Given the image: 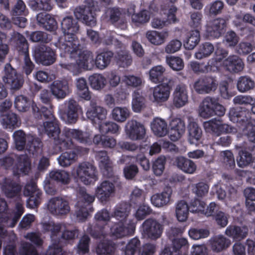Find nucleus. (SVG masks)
<instances>
[{"instance_id":"obj_1","label":"nucleus","mask_w":255,"mask_h":255,"mask_svg":"<svg viewBox=\"0 0 255 255\" xmlns=\"http://www.w3.org/2000/svg\"><path fill=\"white\" fill-rule=\"evenodd\" d=\"M61 28L64 37L59 39L56 46L59 48L61 56H68L70 61L61 63V67L73 74H78L82 67L92 69L94 65L93 56L89 51L81 48L76 35L79 30L77 21L72 16H66L62 20Z\"/></svg>"},{"instance_id":"obj_2","label":"nucleus","mask_w":255,"mask_h":255,"mask_svg":"<svg viewBox=\"0 0 255 255\" xmlns=\"http://www.w3.org/2000/svg\"><path fill=\"white\" fill-rule=\"evenodd\" d=\"M49 108L43 107L40 111L37 105L33 103L32 105V112L36 118L42 117L45 122L42 126L38 127L39 130L41 132H45L49 137H53L56 147L55 152L57 153L62 149L70 148L72 147L71 138H74L82 143H88L90 141L91 134L87 132H82L75 129L65 128L60 136V128L57 121L53 115L52 107L49 105Z\"/></svg>"},{"instance_id":"obj_3","label":"nucleus","mask_w":255,"mask_h":255,"mask_svg":"<svg viewBox=\"0 0 255 255\" xmlns=\"http://www.w3.org/2000/svg\"><path fill=\"white\" fill-rule=\"evenodd\" d=\"M228 116L230 120L237 124V132L247 135L249 140L255 142V121L249 113L241 108H232Z\"/></svg>"},{"instance_id":"obj_4","label":"nucleus","mask_w":255,"mask_h":255,"mask_svg":"<svg viewBox=\"0 0 255 255\" xmlns=\"http://www.w3.org/2000/svg\"><path fill=\"white\" fill-rule=\"evenodd\" d=\"M228 55V52L226 50L218 48L215 51L214 57L208 61L207 65L196 61H191L189 66L195 73L215 72L220 69L222 60Z\"/></svg>"},{"instance_id":"obj_5","label":"nucleus","mask_w":255,"mask_h":255,"mask_svg":"<svg viewBox=\"0 0 255 255\" xmlns=\"http://www.w3.org/2000/svg\"><path fill=\"white\" fill-rule=\"evenodd\" d=\"M12 137L15 148L18 150H22L27 142L26 149L30 153L34 155L40 152L41 143L39 138L31 135H26L21 130L14 131Z\"/></svg>"},{"instance_id":"obj_6","label":"nucleus","mask_w":255,"mask_h":255,"mask_svg":"<svg viewBox=\"0 0 255 255\" xmlns=\"http://www.w3.org/2000/svg\"><path fill=\"white\" fill-rule=\"evenodd\" d=\"M71 174L78 181L86 185L94 184L98 180L96 167L88 162L79 163L72 170Z\"/></svg>"},{"instance_id":"obj_7","label":"nucleus","mask_w":255,"mask_h":255,"mask_svg":"<svg viewBox=\"0 0 255 255\" xmlns=\"http://www.w3.org/2000/svg\"><path fill=\"white\" fill-rule=\"evenodd\" d=\"M95 200V197L87 194L84 188L80 189L78 194V202L76 204L77 219L82 222L85 220L92 211L90 204Z\"/></svg>"},{"instance_id":"obj_8","label":"nucleus","mask_w":255,"mask_h":255,"mask_svg":"<svg viewBox=\"0 0 255 255\" xmlns=\"http://www.w3.org/2000/svg\"><path fill=\"white\" fill-rule=\"evenodd\" d=\"M84 5L77 7L74 11L77 19H80L85 24L93 26L96 25V19L94 12L95 2L93 0H87Z\"/></svg>"},{"instance_id":"obj_9","label":"nucleus","mask_w":255,"mask_h":255,"mask_svg":"<svg viewBox=\"0 0 255 255\" xmlns=\"http://www.w3.org/2000/svg\"><path fill=\"white\" fill-rule=\"evenodd\" d=\"M203 127L207 132L218 136L222 133H233L237 132V128L224 123L220 119H214L205 122Z\"/></svg>"},{"instance_id":"obj_10","label":"nucleus","mask_w":255,"mask_h":255,"mask_svg":"<svg viewBox=\"0 0 255 255\" xmlns=\"http://www.w3.org/2000/svg\"><path fill=\"white\" fill-rule=\"evenodd\" d=\"M124 130L126 137L132 141L143 139L146 133L144 125L135 120H129L125 125Z\"/></svg>"},{"instance_id":"obj_11","label":"nucleus","mask_w":255,"mask_h":255,"mask_svg":"<svg viewBox=\"0 0 255 255\" xmlns=\"http://www.w3.org/2000/svg\"><path fill=\"white\" fill-rule=\"evenodd\" d=\"M86 114L92 124L98 127L106 120L107 111L104 108L97 105L95 102L91 101L87 108Z\"/></svg>"},{"instance_id":"obj_12","label":"nucleus","mask_w":255,"mask_h":255,"mask_svg":"<svg viewBox=\"0 0 255 255\" xmlns=\"http://www.w3.org/2000/svg\"><path fill=\"white\" fill-rule=\"evenodd\" d=\"M2 79L11 89L14 90L20 88L24 81L22 75L17 73L9 64L5 65Z\"/></svg>"},{"instance_id":"obj_13","label":"nucleus","mask_w":255,"mask_h":255,"mask_svg":"<svg viewBox=\"0 0 255 255\" xmlns=\"http://www.w3.org/2000/svg\"><path fill=\"white\" fill-rule=\"evenodd\" d=\"M14 38L16 40L17 49L23 54L24 66L23 70L27 75L32 72L34 68V64L30 60L28 53V46L26 40L23 36L18 33H15Z\"/></svg>"},{"instance_id":"obj_14","label":"nucleus","mask_w":255,"mask_h":255,"mask_svg":"<svg viewBox=\"0 0 255 255\" xmlns=\"http://www.w3.org/2000/svg\"><path fill=\"white\" fill-rule=\"evenodd\" d=\"M66 108L65 111H59L61 119L67 124L75 123L78 118L79 106L76 101L69 99L64 102Z\"/></svg>"},{"instance_id":"obj_15","label":"nucleus","mask_w":255,"mask_h":255,"mask_svg":"<svg viewBox=\"0 0 255 255\" xmlns=\"http://www.w3.org/2000/svg\"><path fill=\"white\" fill-rule=\"evenodd\" d=\"M226 26L223 18H216L208 21L205 26L204 35L209 39L219 37Z\"/></svg>"},{"instance_id":"obj_16","label":"nucleus","mask_w":255,"mask_h":255,"mask_svg":"<svg viewBox=\"0 0 255 255\" xmlns=\"http://www.w3.org/2000/svg\"><path fill=\"white\" fill-rule=\"evenodd\" d=\"M23 194L26 196H29L27 201V206L28 208H34L40 203L41 192L37 189L34 181L31 180L26 184Z\"/></svg>"},{"instance_id":"obj_17","label":"nucleus","mask_w":255,"mask_h":255,"mask_svg":"<svg viewBox=\"0 0 255 255\" xmlns=\"http://www.w3.org/2000/svg\"><path fill=\"white\" fill-rule=\"evenodd\" d=\"M48 211L54 215H64L70 211L68 202L61 197H54L50 199L47 204Z\"/></svg>"},{"instance_id":"obj_18","label":"nucleus","mask_w":255,"mask_h":255,"mask_svg":"<svg viewBox=\"0 0 255 255\" xmlns=\"http://www.w3.org/2000/svg\"><path fill=\"white\" fill-rule=\"evenodd\" d=\"M33 56L37 62L45 66L52 64L56 60L54 51L50 48L44 46L35 49Z\"/></svg>"},{"instance_id":"obj_19","label":"nucleus","mask_w":255,"mask_h":255,"mask_svg":"<svg viewBox=\"0 0 255 255\" xmlns=\"http://www.w3.org/2000/svg\"><path fill=\"white\" fill-rule=\"evenodd\" d=\"M115 193V185L109 180L103 181L97 186L95 190V195L101 202L109 200L114 195Z\"/></svg>"},{"instance_id":"obj_20","label":"nucleus","mask_w":255,"mask_h":255,"mask_svg":"<svg viewBox=\"0 0 255 255\" xmlns=\"http://www.w3.org/2000/svg\"><path fill=\"white\" fill-rule=\"evenodd\" d=\"M135 227L133 222H118L111 228V236L114 238H121L132 234Z\"/></svg>"},{"instance_id":"obj_21","label":"nucleus","mask_w":255,"mask_h":255,"mask_svg":"<svg viewBox=\"0 0 255 255\" xmlns=\"http://www.w3.org/2000/svg\"><path fill=\"white\" fill-rule=\"evenodd\" d=\"M142 228L144 234L153 240L159 238L163 231L162 226L152 219L145 220L142 224Z\"/></svg>"},{"instance_id":"obj_22","label":"nucleus","mask_w":255,"mask_h":255,"mask_svg":"<svg viewBox=\"0 0 255 255\" xmlns=\"http://www.w3.org/2000/svg\"><path fill=\"white\" fill-rule=\"evenodd\" d=\"M227 57L222 60L220 68L222 66L227 71L233 73H238L243 70L244 63L238 56L233 55L226 58Z\"/></svg>"},{"instance_id":"obj_23","label":"nucleus","mask_w":255,"mask_h":255,"mask_svg":"<svg viewBox=\"0 0 255 255\" xmlns=\"http://www.w3.org/2000/svg\"><path fill=\"white\" fill-rule=\"evenodd\" d=\"M0 186L2 192L8 198L18 196L21 190L20 186L11 177L0 180Z\"/></svg>"},{"instance_id":"obj_24","label":"nucleus","mask_w":255,"mask_h":255,"mask_svg":"<svg viewBox=\"0 0 255 255\" xmlns=\"http://www.w3.org/2000/svg\"><path fill=\"white\" fill-rule=\"evenodd\" d=\"M127 13L130 16L132 23L137 26L147 23L150 18V13L147 10L142 9L135 13V6L134 4L129 6Z\"/></svg>"},{"instance_id":"obj_25","label":"nucleus","mask_w":255,"mask_h":255,"mask_svg":"<svg viewBox=\"0 0 255 255\" xmlns=\"http://www.w3.org/2000/svg\"><path fill=\"white\" fill-rule=\"evenodd\" d=\"M52 95L57 99H63L70 92L68 81L66 80L54 81L50 86Z\"/></svg>"},{"instance_id":"obj_26","label":"nucleus","mask_w":255,"mask_h":255,"mask_svg":"<svg viewBox=\"0 0 255 255\" xmlns=\"http://www.w3.org/2000/svg\"><path fill=\"white\" fill-rule=\"evenodd\" d=\"M216 88V81L211 77L200 78L194 85L195 90L199 94L209 93Z\"/></svg>"},{"instance_id":"obj_27","label":"nucleus","mask_w":255,"mask_h":255,"mask_svg":"<svg viewBox=\"0 0 255 255\" xmlns=\"http://www.w3.org/2000/svg\"><path fill=\"white\" fill-rule=\"evenodd\" d=\"M89 52L91 53V54H92V53L90 51ZM92 56L93 57V56ZM113 53L110 51H104L103 52L98 53L95 58V62L93 61V67L92 69H91V70L94 68L95 65L99 69H105L110 64L111 59L113 58ZM93 60L94 61L93 58ZM82 69L90 70V69H87L86 68L82 67L80 69V70L79 72L78 73V74L81 72ZM75 75H76V74Z\"/></svg>"},{"instance_id":"obj_28","label":"nucleus","mask_w":255,"mask_h":255,"mask_svg":"<svg viewBox=\"0 0 255 255\" xmlns=\"http://www.w3.org/2000/svg\"><path fill=\"white\" fill-rule=\"evenodd\" d=\"M172 189L167 187L161 193L153 195L150 198L151 204L157 207H162L167 205L171 200Z\"/></svg>"},{"instance_id":"obj_29","label":"nucleus","mask_w":255,"mask_h":255,"mask_svg":"<svg viewBox=\"0 0 255 255\" xmlns=\"http://www.w3.org/2000/svg\"><path fill=\"white\" fill-rule=\"evenodd\" d=\"M170 93V87L168 85H157L153 89L152 98H150L151 100L156 104H161L168 99Z\"/></svg>"},{"instance_id":"obj_30","label":"nucleus","mask_w":255,"mask_h":255,"mask_svg":"<svg viewBox=\"0 0 255 255\" xmlns=\"http://www.w3.org/2000/svg\"><path fill=\"white\" fill-rule=\"evenodd\" d=\"M169 137L172 141L178 140L185 132L184 122L180 118H174L170 122Z\"/></svg>"},{"instance_id":"obj_31","label":"nucleus","mask_w":255,"mask_h":255,"mask_svg":"<svg viewBox=\"0 0 255 255\" xmlns=\"http://www.w3.org/2000/svg\"><path fill=\"white\" fill-rule=\"evenodd\" d=\"M248 232L249 229L246 226L230 225L227 227L225 234L233 240H241L247 236Z\"/></svg>"},{"instance_id":"obj_32","label":"nucleus","mask_w":255,"mask_h":255,"mask_svg":"<svg viewBox=\"0 0 255 255\" xmlns=\"http://www.w3.org/2000/svg\"><path fill=\"white\" fill-rule=\"evenodd\" d=\"M188 92L187 87L184 85H178L173 92V104L177 108L185 106L188 102Z\"/></svg>"},{"instance_id":"obj_33","label":"nucleus","mask_w":255,"mask_h":255,"mask_svg":"<svg viewBox=\"0 0 255 255\" xmlns=\"http://www.w3.org/2000/svg\"><path fill=\"white\" fill-rule=\"evenodd\" d=\"M188 140L190 144H196L202 135V130L193 117H188Z\"/></svg>"},{"instance_id":"obj_34","label":"nucleus","mask_w":255,"mask_h":255,"mask_svg":"<svg viewBox=\"0 0 255 255\" xmlns=\"http://www.w3.org/2000/svg\"><path fill=\"white\" fill-rule=\"evenodd\" d=\"M0 123L4 128L8 129L10 131L18 127L20 125L17 116L12 112L1 116Z\"/></svg>"},{"instance_id":"obj_35","label":"nucleus","mask_w":255,"mask_h":255,"mask_svg":"<svg viewBox=\"0 0 255 255\" xmlns=\"http://www.w3.org/2000/svg\"><path fill=\"white\" fill-rule=\"evenodd\" d=\"M175 163L179 169L187 174H193L197 169V166L193 161L183 156L177 157Z\"/></svg>"},{"instance_id":"obj_36","label":"nucleus","mask_w":255,"mask_h":255,"mask_svg":"<svg viewBox=\"0 0 255 255\" xmlns=\"http://www.w3.org/2000/svg\"><path fill=\"white\" fill-rule=\"evenodd\" d=\"M96 158L99 162V165L102 170L103 174L107 176H111L112 172L111 163L105 151H100L97 153Z\"/></svg>"},{"instance_id":"obj_37","label":"nucleus","mask_w":255,"mask_h":255,"mask_svg":"<svg viewBox=\"0 0 255 255\" xmlns=\"http://www.w3.org/2000/svg\"><path fill=\"white\" fill-rule=\"evenodd\" d=\"M168 35V32L167 31L149 30L146 33V37L151 44L160 45L165 42Z\"/></svg>"},{"instance_id":"obj_38","label":"nucleus","mask_w":255,"mask_h":255,"mask_svg":"<svg viewBox=\"0 0 255 255\" xmlns=\"http://www.w3.org/2000/svg\"><path fill=\"white\" fill-rule=\"evenodd\" d=\"M213 98L206 97L200 104L198 113L201 117L208 119L214 116V111L213 106Z\"/></svg>"},{"instance_id":"obj_39","label":"nucleus","mask_w":255,"mask_h":255,"mask_svg":"<svg viewBox=\"0 0 255 255\" xmlns=\"http://www.w3.org/2000/svg\"><path fill=\"white\" fill-rule=\"evenodd\" d=\"M30 168L29 158L27 155H21L19 156L18 162L13 168V172L15 175L26 174Z\"/></svg>"},{"instance_id":"obj_40","label":"nucleus","mask_w":255,"mask_h":255,"mask_svg":"<svg viewBox=\"0 0 255 255\" xmlns=\"http://www.w3.org/2000/svg\"><path fill=\"white\" fill-rule=\"evenodd\" d=\"M106 15L110 21L121 29H125L126 24L121 18V12L118 8H109L106 12Z\"/></svg>"},{"instance_id":"obj_41","label":"nucleus","mask_w":255,"mask_h":255,"mask_svg":"<svg viewBox=\"0 0 255 255\" xmlns=\"http://www.w3.org/2000/svg\"><path fill=\"white\" fill-rule=\"evenodd\" d=\"M210 242L212 249L217 252L228 248L231 244V240L223 235L214 237L210 240Z\"/></svg>"},{"instance_id":"obj_42","label":"nucleus","mask_w":255,"mask_h":255,"mask_svg":"<svg viewBox=\"0 0 255 255\" xmlns=\"http://www.w3.org/2000/svg\"><path fill=\"white\" fill-rule=\"evenodd\" d=\"M150 126L152 132L157 136H163L167 133V124L162 119L154 118Z\"/></svg>"},{"instance_id":"obj_43","label":"nucleus","mask_w":255,"mask_h":255,"mask_svg":"<svg viewBox=\"0 0 255 255\" xmlns=\"http://www.w3.org/2000/svg\"><path fill=\"white\" fill-rule=\"evenodd\" d=\"M42 231L43 232H49L51 233L52 240H55V236L60 231H63L65 229V226L64 224H55L52 221H45L41 223Z\"/></svg>"},{"instance_id":"obj_44","label":"nucleus","mask_w":255,"mask_h":255,"mask_svg":"<svg viewBox=\"0 0 255 255\" xmlns=\"http://www.w3.org/2000/svg\"><path fill=\"white\" fill-rule=\"evenodd\" d=\"M130 116L129 110L125 107H116L111 111V119L118 123L125 122Z\"/></svg>"},{"instance_id":"obj_45","label":"nucleus","mask_w":255,"mask_h":255,"mask_svg":"<svg viewBox=\"0 0 255 255\" xmlns=\"http://www.w3.org/2000/svg\"><path fill=\"white\" fill-rule=\"evenodd\" d=\"M76 86L78 96L87 101L90 100L91 95L86 79L84 78L77 79L76 80Z\"/></svg>"},{"instance_id":"obj_46","label":"nucleus","mask_w":255,"mask_h":255,"mask_svg":"<svg viewBox=\"0 0 255 255\" xmlns=\"http://www.w3.org/2000/svg\"><path fill=\"white\" fill-rule=\"evenodd\" d=\"M254 81L248 76H241L237 80V88L241 93H246L254 88Z\"/></svg>"},{"instance_id":"obj_47","label":"nucleus","mask_w":255,"mask_h":255,"mask_svg":"<svg viewBox=\"0 0 255 255\" xmlns=\"http://www.w3.org/2000/svg\"><path fill=\"white\" fill-rule=\"evenodd\" d=\"M200 39V33L198 30H192L187 35L184 41V46L188 49H193L198 44Z\"/></svg>"},{"instance_id":"obj_48","label":"nucleus","mask_w":255,"mask_h":255,"mask_svg":"<svg viewBox=\"0 0 255 255\" xmlns=\"http://www.w3.org/2000/svg\"><path fill=\"white\" fill-rule=\"evenodd\" d=\"M130 211V206L127 203H123L118 206L114 212V217L119 220V222L128 223L126 219Z\"/></svg>"},{"instance_id":"obj_49","label":"nucleus","mask_w":255,"mask_h":255,"mask_svg":"<svg viewBox=\"0 0 255 255\" xmlns=\"http://www.w3.org/2000/svg\"><path fill=\"white\" fill-rule=\"evenodd\" d=\"M214 50V47L211 43L205 42L200 45L194 57L197 59L201 60L210 56Z\"/></svg>"},{"instance_id":"obj_50","label":"nucleus","mask_w":255,"mask_h":255,"mask_svg":"<svg viewBox=\"0 0 255 255\" xmlns=\"http://www.w3.org/2000/svg\"><path fill=\"white\" fill-rule=\"evenodd\" d=\"M77 159V154L74 151H68L62 153L57 158L61 166L67 167L74 163Z\"/></svg>"},{"instance_id":"obj_51","label":"nucleus","mask_w":255,"mask_h":255,"mask_svg":"<svg viewBox=\"0 0 255 255\" xmlns=\"http://www.w3.org/2000/svg\"><path fill=\"white\" fill-rule=\"evenodd\" d=\"M89 81L92 88L96 90L103 89L107 83L106 79L100 74H94L90 76Z\"/></svg>"},{"instance_id":"obj_52","label":"nucleus","mask_w":255,"mask_h":255,"mask_svg":"<svg viewBox=\"0 0 255 255\" xmlns=\"http://www.w3.org/2000/svg\"><path fill=\"white\" fill-rule=\"evenodd\" d=\"M189 208L184 201L179 202L176 206L175 213L177 220L179 222L186 221L189 214Z\"/></svg>"},{"instance_id":"obj_53","label":"nucleus","mask_w":255,"mask_h":255,"mask_svg":"<svg viewBox=\"0 0 255 255\" xmlns=\"http://www.w3.org/2000/svg\"><path fill=\"white\" fill-rule=\"evenodd\" d=\"M132 109L135 113L140 112L145 107V99L137 91L132 94Z\"/></svg>"},{"instance_id":"obj_54","label":"nucleus","mask_w":255,"mask_h":255,"mask_svg":"<svg viewBox=\"0 0 255 255\" xmlns=\"http://www.w3.org/2000/svg\"><path fill=\"white\" fill-rule=\"evenodd\" d=\"M49 178L63 184L69 183L70 178L69 173L65 170H53L49 174Z\"/></svg>"},{"instance_id":"obj_55","label":"nucleus","mask_w":255,"mask_h":255,"mask_svg":"<svg viewBox=\"0 0 255 255\" xmlns=\"http://www.w3.org/2000/svg\"><path fill=\"white\" fill-rule=\"evenodd\" d=\"M29 6L34 10H50L52 9L50 0H30Z\"/></svg>"},{"instance_id":"obj_56","label":"nucleus","mask_w":255,"mask_h":255,"mask_svg":"<svg viewBox=\"0 0 255 255\" xmlns=\"http://www.w3.org/2000/svg\"><path fill=\"white\" fill-rule=\"evenodd\" d=\"M116 58L119 66L123 68L128 67L132 62L131 56L127 51L120 50L117 52Z\"/></svg>"},{"instance_id":"obj_57","label":"nucleus","mask_w":255,"mask_h":255,"mask_svg":"<svg viewBox=\"0 0 255 255\" xmlns=\"http://www.w3.org/2000/svg\"><path fill=\"white\" fill-rule=\"evenodd\" d=\"M224 6L222 1L217 0L207 5L204 9L206 12L211 15H217L221 13Z\"/></svg>"},{"instance_id":"obj_58","label":"nucleus","mask_w":255,"mask_h":255,"mask_svg":"<svg viewBox=\"0 0 255 255\" xmlns=\"http://www.w3.org/2000/svg\"><path fill=\"white\" fill-rule=\"evenodd\" d=\"M115 249L114 245L110 242L103 241L99 244L96 252L98 255H111Z\"/></svg>"},{"instance_id":"obj_59","label":"nucleus","mask_w":255,"mask_h":255,"mask_svg":"<svg viewBox=\"0 0 255 255\" xmlns=\"http://www.w3.org/2000/svg\"><path fill=\"white\" fill-rule=\"evenodd\" d=\"M246 205L250 211H255V189L247 188L244 191Z\"/></svg>"},{"instance_id":"obj_60","label":"nucleus","mask_w":255,"mask_h":255,"mask_svg":"<svg viewBox=\"0 0 255 255\" xmlns=\"http://www.w3.org/2000/svg\"><path fill=\"white\" fill-rule=\"evenodd\" d=\"M165 71V68L162 65L153 67L149 71V79L154 83L159 82Z\"/></svg>"},{"instance_id":"obj_61","label":"nucleus","mask_w":255,"mask_h":255,"mask_svg":"<svg viewBox=\"0 0 255 255\" xmlns=\"http://www.w3.org/2000/svg\"><path fill=\"white\" fill-rule=\"evenodd\" d=\"M98 127L100 131L102 133H119L120 128L117 124L113 122H106V120Z\"/></svg>"},{"instance_id":"obj_62","label":"nucleus","mask_w":255,"mask_h":255,"mask_svg":"<svg viewBox=\"0 0 255 255\" xmlns=\"http://www.w3.org/2000/svg\"><path fill=\"white\" fill-rule=\"evenodd\" d=\"M14 107L19 112H26L31 105V102L27 97L23 95H19L15 97Z\"/></svg>"},{"instance_id":"obj_63","label":"nucleus","mask_w":255,"mask_h":255,"mask_svg":"<svg viewBox=\"0 0 255 255\" xmlns=\"http://www.w3.org/2000/svg\"><path fill=\"white\" fill-rule=\"evenodd\" d=\"M254 161V158L250 152L246 150H241L239 152L237 161L239 166L244 167L249 165Z\"/></svg>"},{"instance_id":"obj_64","label":"nucleus","mask_w":255,"mask_h":255,"mask_svg":"<svg viewBox=\"0 0 255 255\" xmlns=\"http://www.w3.org/2000/svg\"><path fill=\"white\" fill-rule=\"evenodd\" d=\"M166 63L174 71H179L184 68L183 61L179 57L174 56H166Z\"/></svg>"}]
</instances>
